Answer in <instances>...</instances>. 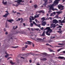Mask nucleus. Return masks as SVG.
Instances as JSON below:
<instances>
[{"label": "nucleus", "mask_w": 65, "mask_h": 65, "mask_svg": "<svg viewBox=\"0 0 65 65\" xmlns=\"http://www.w3.org/2000/svg\"><path fill=\"white\" fill-rule=\"evenodd\" d=\"M23 25H24V26H26L25 24V23H23Z\"/></svg>", "instance_id": "nucleus-62"}, {"label": "nucleus", "mask_w": 65, "mask_h": 65, "mask_svg": "<svg viewBox=\"0 0 65 65\" xmlns=\"http://www.w3.org/2000/svg\"><path fill=\"white\" fill-rule=\"evenodd\" d=\"M32 23L33 24L35 25L36 26H37L38 27H40V24H37L34 21H33Z\"/></svg>", "instance_id": "nucleus-7"}, {"label": "nucleus", "mask_w": 65, "mask_h": 65, "mask_svg": "<svg viewBox=\"0 0 65 65\" xmlns=\"http://www.w3.org/2000/svg\"><path fill=\"white\" fill-rule=\"evenodd\" d=\"M58 21H59V23H62V22H61L62 21L61 20H58Z\"/></svg>", "instance_id": "nucleus-39"}, {"label": "nucleus", "mask_w": 65, "mask_h": 65, "mask_svg": "<svg viewBox=\"0 0 65 65\" xmlns=\"http://www.w3.org/2000/svg\"><path fill=\"white\" fill-rule=\"evenodd\" d=\"M28 46V45H25V48H27Z\"/></svg>", "instance_id": "nucleus-51"}, {"label": "nucleus", "mask_w": 65, "mask_h": 65, "mask_svg": "<svg viewBox=\"0 0 65 65\" xmlns=\"http://www.w3.org/2000/svg\"><path fill=\"white\" fill-rule=\"evenodd\" d=\"M51 55H53L54 56H55V54L54 53L52 54H51Z\"/></svg>", "instance_id": "nucleus-61"}, {"label": "nucleus", "mask_w": 65, "mask_h": 65, "mask_svg": "<svg viewBox=\"0 0 65 65\" xmlns=\"http://www.w3.org/2000/svg\"><path fill=\"white\" fill-rule=\"evenodd\" d=\"M36 40L39 41V40H42V39L41 38H37Z\"/></svg>", "instance_id": "nucleus-30"}, {"label": "nucleus", "mask_w": 65, "mask_h": 65, "mask_svg": "<svg viewBox=\"0 0 65 65\" xmlns=\"http://www.w3.org/2000/svg\"><path fill=\"white\" fill-rule=\"evenodd\" d=\"M46 45H49V46H50L52 47L51 45H50V44H48V43H47L46 44Z\"/></svg>", "instance_id": "nucleus-40"}, {"label": "nucleus", "mask_w": 65, "mask_h": 65, "mask_svg": "<svg viewBox=\"0 0 65 65\" xmlns=\"http://www.w3.org/2000/svg\"><path fill=\"white\" fill-rule=\"evenodd\" d=\"M31 22H30V26L31 27H32L33 26V25L34 24L33 23H31Z\"/></svg>", "instance_id": "nucleus-23"}, {"label": "nucleus", "mask_w": 65, "mask_h": 65, "mask_svg": "<svg viewBox=\"0 0 65 65\" xmlns=\"http://www.w3.org/2000/svg\"><path fill=\"white\" fill-rule=\"evenodd\" d=\"M34 7L36 9L37 8V5L36 4L34 5Z\"/></svg>", "instance_id": "nucleus-26"}, {"label": "nucleus", "mask_w": 65, "mask_h": 65, "mask_svg": "<svg viewBox=\"0 0 65 65\" xmlns=\"http://www.w3.org/2000/svg\"><path fill=\"white\" fill-rule=\"evenodd\" d=\"M65 43H61V45H65Z\"/></svg>", "instance_id": "nucleus-58"}, {"label": "nucleus", "mask_w": 65, "mask_h": 65, "mask_svg": "<svg viewBox=\"0 0 65 65\" xmlns=\"http://www.w3.org/2000/svg\"><path fill=\"white\" fill-rule=\"evenodd\" d=\"M52 12V11L51 10H49V11H48V12L49 13H50L51 12Z\"/></svg>", "instance_id": "nucleus-37"}, {"label": "nucleus", "mask_w": 65, "mask_h": 65, "mask_svg": "<svg viewBox=\"0 0 65 65\" xmlns=\"http://www.w3.org/2000/svg\"><path fill=\"white\" fill-rule=\"evenodd\" d=\"M63 53H65V51H63L62 52Z\"/></svg>", "instance_id": "nucleus-63"}, {"label": "nucleus", "mask_w": 65, "mask_h": 65, "mask_svg": "<svg viewBox=\"0 0 65 65\" xmlns=\"http://www.w3.org/2000/svg\"><path fill=\"white\" fill-rule=\"evenodd\" d=\"M50 32L48 34H46L47 35H48V36H50Z\"/></svg>", "instance_id": "nucleus-44"}, {"label": "nucleus", "mask_w": 65, "mask_h": 65, "mask_svg": "<svg viewBox=\"0 0 65 65\" xmlns=\"http://www.w3.org/2000/svg\"><path fill=\"white\" fill-rule=\"evenodd\" d=\"M64 9V8H62L60 10V11Z\"/></svg>", "instance_id": "nucleus-54"}, {"label": "nucleus", "mask_w": 65, "mask_h": 65, "mask_svg": "<svg viewBox=\"0 0 65 65\" xmlns=\"http://www.w3.org/2000/svg\"><path fill=\"white\" fill-rule=\"evenodd\" d=\"M58 9H60L61 8H63L64 7V6H63L62 5H58Z\"/></svg>", "instance_id": "nucleus-9"}, {"label": "nucleus", "mask_w": 65, "mask_h": 65, "mask_svg": "<svg viewBox=\"0 0 65 65\" xmlns=\"http://www.w3.org/2000/svg\"><path fill=\"white\" fill-rule=\"evenodd\" d=\"M19 5H21V4L20 3H18V4H16L15 5V6L16 7H18Z\"/></svg>", "instance_id": "nucleus-25"}, {"label": "nucleus", "mask_w": 65, "mask_h": 65, "mask_svg": "<svg viewBox=\"0 0 65 65\" xmlns=\"http://www.w3.org/2000/svg\"><path fill=\"white\" fill-rule=\"evenodd\" d=\"M61 48H60V49L58 50H57V52H59L61 50Z\"/></svg>", "instance_id": "nucleus-43"}, {"label": "nucleus", "mask_w": 65, "mask_h": 65, "mask_svg": "<svg viewBox=\"0 0 65 65\" xmlns=\"http://www.w3.org/2000/svg\"><path fill=\"white\" fill-rule=\"evenodd\" d=\"M49 32V31L48 30H47L45 32V33L46 34H48Z\"/></svg>", "instance_id": "nucleus-42"}, {"label": "nucleus", "mask_w": 65, "mask_h": 65, "mask_svg": "<svg viewBox=\"0 0 65 65\" xmlns=\"http://www.w3.org/2000/svg\"><path fill=\"white\" fill-rule=\"evenodd\" d=\"M9 56V54H7L6 55H5V56L6 58H7V57Z\"/></svg>", "instance_id": "nucleus-33"}, {"label": "nucleus", "mask_w": 65, "mask_h": 65, "mask_svg": "<svg viewBox=\"0 0 65 65\" xmlns=\"http://www.w3.org/2000/svg\"><path fill=\"white\" fill-rule=\"evenodd\" d=\"M15 27L14 26H13V29H14V30H15V29H16L17 28H18V27L17 26H16V27H15V28H14Z\"/></svg>", "instance_id": "nucleus-32"}, {"label": "nucleus", "mask_w": 65, "mask_h": 65, "mask_svg": "<svg viewBox=\"0 0 65 65\" xmlns=\"http://www.w3.org/2000/svg\"><path fill=\"white\" fill-rule=\"evenodd\" d=\"M56 24H50L51 26L50 27L51 28H55V27H56V25H55Z\"/></svg>", "instance_id": "nucleus-4"}, {"label": "nucleus", "mask_w": 65, "mask_h": 65, "mask_svg": "<svg viewBox=\"0 0 65 65\" xmlns=\"http://www.w3.org/2000/svg\"><path fill=\"white\" fill-rule=\"evenodd\" d=\"M34 30H36L37 31H38L39 30V28H34Z\"/></svg>", "instance_id": "nucleus-31"}, {"label": "nucleus", "mask_w": 65, "mask_h": 65, "mask_svg": "<svg viewBox=\"0 0 65 65\" xmlns=\"http://www.w3.org/2000/svg\"><path fill=\"white\" fill-rule=\"evenodd\" d=\"M11 47L13 48H18L19 47L18 46H12Z\"/></svg>", "instance_id": "nucleus-21"}, {"label": "nucleus", "mask_w": 65, "mask_h": 65, "mask_svg": "<svg viewBox=\"0 0 65 65\" xmlns=\"http://www.w3.org/2000/svg\"><path fill=\"white\" fill-rule=\"evenodd\" d=\"M48 18V17H47V18L46 19H45V18H44V17L42 18H41V20L43 21H44L45 20H47Z\"/></svg>", "instance_id": "nucleus-12"}, {"label": "nucleus", "mask_w": 65, "mask_h": 65, "mask_svg": "<svg viewBox=\"0 0 65 65\" xmlns=\"http://www.w3.org/2000/svg\"><path fill=\"white\" fill-rule=\"evenodd\" d=\"M46 23L45 21H44L41 23L42 25L44 26L46 24Z\"/></svg>", "instance_id": "nucleus-11"}, {"label": "nucleus", "mask_w": 65, "mask_h": 65, "mask_svg": "<svg viewBox=\"0 0 65 65\" xmlns=\"http://www.w3.org/2000/svg\"><path fill=\"white\" fill-rule=\"evenodd\" d=\"M49 41L50 42H52V41L50 39V40H49Z\"/></svg>", "instance_id": "nucleus-64"}, {"label": "nucleus", "mask_w": 65, "mask_h": 65, "mask_svg": "<svg viewBox=\"0 0 65 65\" xmlns=\"http://www.w3.org/2000/svg\"><path fill=\"white\" fill-rule=\"evenodd\" d=\"M42 54L43 55H45V56H46V55H47V54L46 53H42Z\"/></svg>", "instance_id": "nucleus-28"}, {"label": "nucleus", "mask_w": 65, "mask_h": 65, "mask_svg": "<svg viewBox=\"0 0 65 65\" xmlns=\"http://www.w3.org/2000/svg\"><path fill=\"white\" fill-rule=\"evenodd\" d=\"M58 58L59 59H65V57H61L60 56H59L58 57Z\"/></svg>", "instance_id": "nucleus-13"}, {"label": "nucleus", "mask_w": 65, "mask_h": 65, "mask_svg": "<svg viewBox=\"0 0 65 65\" xmlns=\"http://www.w3.org/2000/svg\"><path fill=\"white\" fill-rule=\"evenodd\" d=\"M13 21H14L13 19H10L7 21H8V22H10V23H12V22Z\"/></svg>", "instance_id": "nucleus-14"}, {"label": "nucleus", "mask_w": 65, "mask_h": 65, "mask_svg": "<svg viewBox=\"0 0 65 65\" xmlns=\"http://www.w3.org/2000/svg\"><path fill=\"white\" fill-rule=\"evenodd\" d=\"M8 34V32L7 31H6L5 32V35H7Z\"/></svg>", "instance_id": "nucleus-55"}, {"label": "nucleus", "mask_w": 65, "mask_h": 65, "mask_svg": "<svg viewBox=\"0 0 65 65\" xmlns=\"http://www.w3.org/2000/svg\"><path fill=\"white\" fill-rule=\"evenodd\" d=\"M53 10V11H54L55 10H56L57 11H58V10L57 9L55 8V9H54V10Z\"/></svg>", "instance_id": "nucleus-34"}, {"label": "nucleus", "mask_w": 65, "mask_h": 65, "mask_svg": "<svg viewBox=\"0 0 65 65\" xmlns=\"http://www.w3.org/2000/svg\"><path fill=\"white\" fill-rule=\"evenodd\" d=\"M61 24H62V23H65V21H64V20H62L61 21Z\"/></svg>", "instance_id": "nucleus-27"}, {"label": "nucleus", "mask_w": 65, "mask_h": 65, "mask_svg": "<svg viewBox=\"0 0 65 65\" xmlns=\"http://www.w3.org/2000/svg\"><path fill=\"white\" fill-rule=\"evenodd\" d=\"M58 21L56 19H53V24L55 23V24H56L58 23Z\"/></svg>", "instance_id": "nucleus-5"}, {"label": "nucleus", "mask_w": 65, "mask_h": 65, "mask_svg": "<svg viewBox=\"0 0 65 65\" xmlns=\"http://www.w3.org/2000/svg\"><path fill=\"white\" fill-rule=\"evenodd\" d=\"M39 17V14H38V15H35L34 18V17L30 16V17L31 18H32L31 19L30 17L29 18V22L31 23L32 22V20H33V21L34 20V19H35L36 18Z\"/></svg>", "instance_id": "nucleus-1"}, {"label": "nucleus", "mask_w": 65, "mask_h": 65, "mask_svg": "<svg viewBox=\"0 0 65 65\" xmlns=\"http://www.w3.org/2000/svg\"><path fill=\"white\" fill-rule=\"evenodd\" d=\"M55 6V5H54V4H52L51 6L50 7V9H49V10H54V8L53 7Z\"/></svg>", "instance_id": "nucleus-6"}, {"label": "nucleus", "mask_w": 65, "mask_h": 65, "mask_svg": "<svg viewBox=\"0 0 65 65\" xmlns=\"http://www.w3.org/2000/svg\"><path fill=\"white\" fill-rule=\"evenodd\" d=\"M2 3L4 5H6L7 4V2L6 1L4 2V0H3V2H2Z\"/></svg>", "instance_id": "nucleus-15"}, {"label": "nucleus", "mask_w": 65, "mask_h": 65, "mask_svg": "<svg viewBox=\"0 0 65 65\" xmlns=\"http://www.w3.org/2000/svg\"><path fill=\"white\" fill-rule=\"evenodd\" d=\"M44 1L45 4H44V7H45L46 5L48 4L47 1L48 0H44Z\"/></svg>", "instance_id": "nucleus-8"}, {"label": "nucleus", "mask_w": 65, "mask_h": 65, "mask_svg": "<svg viewBox=\"0 0 65 65\" xmlns=\"http://www.w3.org/2000/svg\"><path fill=\"white\" fill-rule=\"evenodd\" d=\"M10 63L12 64H14V63L12 61H10Z\"/></svg>", "instance_id": "nucleus-29"}, {"label": "nucleus", "mask_w": 65, "mask_h": 65, "mask_svg": "<svg viewBox=\"0 0 65 65\" xmlns=\"http://www.w3.org/2000/svg\"><path fill=\"white\" fill-rule=\"evenodd\" d=\"M23 21V18H22L21 20V21H20V23H21V22H22Z\"/></svg>", "instance_id": "nucleus-52"}, {"label": "nucleus", "mask_w": 65, "mask_h": 65, "mask_svg": "<svg viewBox=\"0 0 65 65\" xmlns=\"http://www.w3.org/2000/svg\"><path fill=\"white\" fill-rule=\"evenodd\" d=\"M35 21H36V22L37 23V22H38L37 20V19H35Z\"/></svg>", "instance_id": "nucleus-53"}, {"label": "nucleus", "mask_w": 65, "mask_h": 65, "mask_svg": "<svg viewBox=\"0 0 65 65\" xmlns=\"http://www.w3.org/2000/svg\"><path fill=\"white\" fill-rule=\"evenodd\" d=\"M45 31H44L43 32V33H42V35H41V36H45Z\"/></svg>", "instance_id": "nucleus-18"}, {"label": "nucleus", "mask_w": 65, "mask_h": 65, "mask_svg": "<svg viewBox=\"0 0 65 65\" xmlns=\"http://www.w3.org/2000/svg\"><path fill=\"white\" fill-rule=\"evenodd\" d=\"M40 60H42L43 61H46L47 59L46 58H40Z\"/></svg>", "instance_id": "nucleus-10"}, {"label": "nucleus", "mask_w": 65, "mask_h": 65, "mask_svg": "<svg viewBox=\"0 0 65 65\" xmlns=\"http://www.w3.org/2000/svg\"><path fill=\"white\" fill-rule=\"evenodd\" d=\"M60 0H55L54 2H53V4L54 5H56V4H57L59 3V2L60 1Z\"/></svg>", "instance_id": "nucleus-3"}, {"label": "nucleus", "mask_w": 65, "mask_h": 65, "mask_svg": "<svg viewBox=\"0 0 65 65\" xmlns=\"http://www.w3.org/2000/svg\"><path fill=\"white\" fill-rule=\"evenodd\" d=\"M5 12L7 13H6V14H8L9 13H9H8V11H6Z\"/></svg>", "instance_id": "nucleus-48"}, {"label": "nucleus", "mask_w": 65, "mask_h": 65, "mask_svg": "<svg viewBox=\"0 0 65 65\" xmlns=\"http://www.w3.org/2000/svg\"><path fill=\"white\" fill-rule=\"evenodd\" d=\"M29 55H32L33 56H34V55H38L37 54H34V53H32L30 52L29 53Z\"/></svg>", "instance_id": "nucleus-17"}, {"label": "nucleus", "mask_w": 65, "mask_h": 65, "mask_svg": "<svg viewBox=\"0 0 65 65\" xmlns=\"http://www.w3.org/2000/svg\"><path fill=\"white\" fill-rule=\"evenodd\" d=\"M44 29V28L43 27H42L41 28V30H43Z\"/></svg>", "instance_id": "nucleus-56"}, {"label": "nucleus", "mask_w": 65, "mask_h": 65, "mask_svg": "<svg viewBox=\"0 0 65 65\" xmlns=\"http://www.w3.org/2000/svg\"><path fill=\"white\" fill-rule=\"evenodd\" d=\"M50 27H46V28L45 29H44V31H45V30H46H46H50Z\"/></svg>", "instance_id": "nucleus-19"}, {"label": "nucleus", "mask_w": 65, "mask_h": 65, "mask_svg": "<svg viewBox=\"0 0 65 65\" xmlns=\"http://www.w3.org/2000/svg\"><path fill=\"white\" fill-rule=\"evenodd\" d=\"M12 12H13V13H15L17 12L16 11H15V12H14V10H13V11H12Z\"/></svg>", "instance_id": "nucleus-45"}, {"label": "nucleus", "mask_w": 65, "mask_h": 65, "mask_svg": "<svg viewBox=\"0 0 65 65\" xmlns=\"http://www.w3.org/2000/svg\"><path fill=\"white\" fill-rule=\"evenodd\" d=\"M58 27H59V28H61L62 27V26L59 25H58Z\"/></svg>", "instance_id": "nucleus-41"}, {"label": "nucleus", "mask_w": 65, "mask_h": 65, "mask_svg": "<svg viewBox=\"0 0 65 65\" xmlns=\"http://www.w3.org/2000/svg\"><path fill=\"white\" fill-rule=\"evenodd\" d=\"M48 31H50L49 33H51L53 32V30H52V29H51L48 30Z\"/></svg>", "instance_id": "nucleus-22"}, {"label": "nucleus", "mask_w": 65, "mask_h": 65, "mask_svg": "<svg viewBox=\"0 0 65 65\" xmlns=\"http://www.w3.org/2000/svg\"><path fill=\"white\" fill-rule=\"evenodd\" d=\"M50 19L51 20H52V18L51 17H50V18H49L48 19V20H49Z\"/></svg>", "instance_id": "nucleus-50"}, {"label": "nucleus", "mask_w": 65, "mask_h": 65, "mask_svg": "<svg viewBox=\"0 0 65 65\" xmlns=\"http://www.w3.org/2000/svg\"><path fill=\"white\" fill-rule=\"evenodd\" d=\"M56 17L57 18L59 19L58 16V15H56Z\"/></svg>", "instance_id": "nucleus-46"}, {"label": "nucleus", "mask_w": 65, "mask_h": 65, "mask_svg": "<svg viewBox=\"0 0 65 65\" xmlns=\"http://www.w3.org/2000/svg\"><path fill=\"white\" fill-rule=\"evenodd\" d=\"M57 13H58V14H60V11H57L56 12Z\"/></svg>", "instance_id": "nucleus-36"}, {"label": "nucleus", "mask_w": 65, "mask_h": 65, "mask_svg": "<svg viewBox=\"0 0 65 65\" xmlns=\"http://www.w3.org/2000/svg\"><path fill=\"white\" fill-rule=\"evenodd\" d=\"M32 46L33 47H34V44L33 43H32Z\"/></svg>", "instance_id": "nucleus-60"}, {"label": "nucleus", "mask_w": 65, "mask_h": 65, "mask_svg": "<svg viewBox=\"0 0 65 65\" xmlns=\"http://www.w3.org/2000/svg\"><path fill=\"white\" fill-rule=\"evenodd\" d=\"M21 57V58H22V59L23 58V59H25V58L24 57Z\"/></svg>", "instance_id": "nucleus-57"}, {"label": "nucleus", "mask_w": 65, "mask_h": 65, "mask_svg": "<svg viewBox=\"0 0 65 65\" xmlns=\"http://www.w3.org/2000/svg\"><path fill=\"white\" fill-rule=\"evenodd\" d=\"M17 15H18V14H19L20 15L21 14L20 13H17Z\"/></svg>", "instance_id": "nucleus-59"}, {"label": "nucleus", "mask_w": 65, "mask_h": 65, "mask_svg": "<svg viewBox=\"0 0 65 65\" xmlns=\"http://www.w3.org/2000/svg\"><path fill=\"white\" fill-rule=\"evenodd\" d=\"M52 1L51 0H49V3H52Z\"/></svg>", "instance_id": "nucleus-49"}, {"label": "nucleus", "mask_w": 65, "mask_h": 65, "mask_svg": "<svg viewBox=\"0 0 65 65\" xmlns=\"http://www.w3.org/2000/svg\"><path fill=\"white\" fill-rule=\"evenodd\" d=\"M50 52H55V51H54L53 50H50Z\"/></svg>", "instance_id": "nucleus-35"}, {"label": "nucleus", "mask_w": 65, "mask_h": 65, "mask_svg": "<svg viewBox=\"0 0 65 65\" xmlns=\"http://www.w3.org/2000/svg\"><path fill=\"white\" fill-rule=\"evenodd\" d=\"M7 23L6 22V24H5V27H7Z\"/></svg>", "instance_id": "nucleus-38"}, {"label": "nucleus", "mask_w": 65, "mask_h": 65, "mask_svg": "<svg viewBox=\"0 0 65 65\" xmlns=\"http://www.w3.org/2000/svg\"><path fill=\"white\" fill-rule=\"evenodd\" d=\"M14 2H17V4H19L21 2H22V3L24 2V1L22 0H18L17 1H14Z\"/></svg>", "instance_id": "nucleus-2"}, {"label": "nucleus", "mask_w": 65, "mask_h": 65, "mask_svg": "<svg viewBox=\"0 0 65 65\" xmlns=\"http://www.w3.org/2000/svg\"><path fill=\"white\" fill-rule=\"evenodd\" d=\"M27 42H28V44L29 45H31V44L32 43V42L30 41H27Z\"/></svg>", "instance_id": "nucleus-20"}, {"label": "nucleus", "mask_w": 65, "mask_h": 65, "mask_svg": "<svg viewBox=\"0 0 65 65\" xmlns=\"http://www.w3.org/2000/svg\"><path fill=\"white\" fill-rule=\"evenodd\" d=\"M53 16V13H51L50 15V16Z\"/></svg>", "instance_id": "nucleus-47"}, {"label": "nucleus", "mask_w": 65, "mask_h": 65, "mask_svg": "<svg viewBox=\"0 0 65 65\" xmlns=\"http://www.w3.org/2000/svg\"><path fill=\"white\" fill-rule=\"evenodd\" d=\"M9 13L8 14H7L6 13L3 16V17H5V18H6L7 17L8 15H9Z\"/></svg>", "instance_id": "nucleus-16"}, {"label": "nucleus", "mask_w": 65, "mask_h": 65, "mask_svg": "<svg viewBox=\"0 0 65 65\" xmlns=\"http://www.w3.org/2000/svg\"><path fill=\"white\" fill-rule=\"evenodd\" d=\"M42 11H43L42 10L38 11H37L36 13H37L38 12V13H41V12H42Z\"/></svg>", "instance_id": "nucleus-24"}]
</instances>
